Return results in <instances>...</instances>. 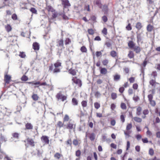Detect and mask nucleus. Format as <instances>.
<instances>
[{
	"label": "nucleus",
	"mask_w": 160,
	"mask_h": 160,
	"mask_svg": "<svg viewBox=\"0 0 160 160\" xmlns=\"http://www.w3.org/2000/svg\"><path fill=\"white\" fill-rule=\"evenodd\" d=\"M46 9L49 12H53L55 11L52 7L49 5L47 6L46 7Z\"/></svg>",
	"instance_id": "nucleus-25"
},
{
	"label": "nucleus",
	"mask_w": 160,
	"mask_h": 160,
	"mask_svg": "<svg viewBox=\"0 0 160 160\" xmlns=\"http://www.w3.org/2000/svg\"><path fill=\"white\" fill-rule=\"evenodd\" d=\"M88 137L91 141H93L95 140V136L93 133H89Z\"/></svg>",
	"instance_id": "nucleus-13"
},
{
	"label": "nucleus",
	"mask_w": 160,
	"mask_h": 160,
	"mask_svg": "<svg viewBox=\"0 0 160 160\" xmlns=\"http://www.w3.org/2000/svg\"><path fill=\"white\" fill-rule=\"evenodd\" d=\"M32 46L34 50H38L39 49V45L37 42L33 43L32 45Z\"/></svg>",
	"instance_id": "nucleus-11"
},
{
	"label": "nucleus",
	"mask_w": 160,
	"mask_h": 160,
	"mask_svg": "<svg viewBox=\"0 0 160 160\" xmlns=\"http://www.w3.org/2000/svg\"><path fill=\"white\" fill-rule=\"evenodd\" d=\"M149 83L152 86H154L156 84V82H155V81L153 80H151L150 81Z\"/></svg>",
	"instance_id": "nucleus-59"
},
{
	"label": "nucleus",
	"mask_w": 160,
	"mask_h": 160,
	"mask_svg": "<svg viewBox=\"0 0 160 160\" xmlns=\"http://www.w3.org/2000/svg\"><path fill=\"white\" fill-rule=\"evenodd\" d=\"M70 119V118L69 116L67 114H65L63 118V122H68L69 121Z\"/></svg>",
	"instance_id": "nucleus-27"
},
{
	"label": "nucleus",
	"mask_w": 160,
	"mask_h": 160,
	"mask_svg": "<svg viewBox=\"0 0 160 160\" xmlns=\"http://www.w3.org/2000/svg\"><path fill=\"white\" fill-rule=\"evenodd\" d=\"M81 152L80 150H78L76 151L75 153V155L76 156L78 157H79L81 155Z\"/></svg>",
	"instance_id": "nucleus-45"
},
{
	"label": "nucleus",
	"mask_w": 160,
	"mask_h": 160,
	"mask_svg": "<svg viewBox=\"0 0 160 160\" xmlns=\"http://www.w3.org/2000/svg\"><path fill=\"white\" fill-rule=\"evenodd\" d=\"M32 98L34 101H37L38 99L39 98L38 95L36 94H33L32 96Z\"/></svg>",
	"instance_id": "nucleus-28"
},
{
	"label": "nucleus",
	"mask_w": 160,
	"mask_h": 160,
	"mask_svg": "<svg viewBox=\"0 0 160 160\" xmlns=\"http://www.w3.org/2000/svg\"><path fill=\"white\" fill-rule=\"evenodd\" d=\"M116 123V122L115 119H112L111 120L110 124L112 126H114L115 125Z\"/></svg>",
	"instance_id": "nucleus-50"
},
{
	"label": "nucleus",
	"mask_w": 160,
	"mask_h": 160,
	"mask_svg": "<svg viewBox=\"0 0 160 160\" xmlns=\"http://www.w3.org/2000/svg\"><path fill=\"white\" fill-rule=\"evenodd\" d=\"M61 66V63L59 61H58L54 64V68L53 69V66L52 65L50 67L49 69L50 70H53V73H58L60 71Z\"/></svg>",
	"instance_id": "nucleus-1"
},
{
	"label": "nucleus",
	"mask_w": 160,
	"mask_h": 160,
	"mask_svg": "<svg viewBox=\"0 0 160 160\" xmlns=\"http://www.w3.org/2000/svg\"><path fill=\"white\" fill-rule=\"evenodd\" d=\"M126 28L127 30L128 31H130L132 30V28L131 26V24L130 23H129L128 26H126Z\"/></svg>",
	"instance_id": "nucleus-63"
},
{
	"label": "nucleus",
	"mask_w": 160,
	"mask_h": 160,
	"mask_svg": "<svg viewBox=\"0 0 160 160\" xmlns=\"http://www.w3.org/2000/svg\"><path fill=\"white\" fill-rule=\"evenodd\" d=\"M110 54L112 57H114L116 56L117 53L115 51H112L111 52Z\"/></svg>",
	"instance_id": "nucleus-48"
},
{
	"label": "nucleus",
	"mask_w": 160,
	"mask_h": 160,
	"mask_svg": "<svg viewBox=\"0 0 160 160\" xmlns=\"http://www.w3.org/2000/svg\"><path fill=\"white\" fill-rule=\"evenodd\" d=\"M27 141L28 143L30 145L31 147H34L35 146L34 142L32 139L28 138L27 139Z\"/></svg>",
	"instance_id": "nucleus-7"
},
{
	"label": "nucleus",
	"mask_w": 160,
	"mask_h": 160,
	"mask_svg": "<svg viewBox=\"0 0 160 160\" xmlns=\"http://www.w3.org/2000/svg\"><path fill=\"white\" fill-rule=\"evenodd\" d=\"M80 140H78L77 139H74L73 140L72 142L74 145L76 146L80 144Z\"/></svg>",
	"instance_id": "nucleus-18"
},
{
	"label": "nucleus",
	"mask_w": 160,
	"mask_h": 160,
	"mask_svg": "<svg viewBox=\"0 0 160 160\" xmlns=\"http://www.w3.org/2000/svg\"><path fill=\"white\" fill-rule=\"evenodd\" d=\"M93 157H94L95 160H98V157L97 153L96 152H93Z\"/></svg>",
	"instance_id": "nucleus-58"
},
{
	"label": "nucleus",
	"mask_w": 160,
	"mask_h": 160,
	"mask_svg": "<svg viewBox=\"0 0 160 160\" xmlns=\"http://www.w3.org/2000/svg\"><path fill=\"white\" fill-rule=\"evenodd\" d=\"M5 28L7 31L8 32H10L12 29L11 26L8 24L5 26Z\"/></svg>",
	"instance_id": "nucleus-32"
},
{
	"label": "nucleus",
	"mask_w": 160,
	"mask_h": 160,
	"mask_svg": "<svg viewBox=\"0 0 160 160\" xmlns=\"http://www.w3.org/2000/svg\"><path fill=\"white\" fill-rule=\"evenodd\" d=\"M28 83L30 84L32 83V84L35 85V87H38V86H37V85H39L40 86H45L47 85V84L46 82L40 83L39 82H29Z\"/></svg>",
	"instance_id": "nucleus-6"
},
{
	"label": "nucleus",
	"mask_w": 160,
	"mask_h": 160,
	"mask_svg": "<svg viewBox=\"0 0 160 160\" xmlns=\"http://www.w3.org/2000/svg\"><path fill=\"white\" fill-rule=\"evenodd\" d=\"M76 124L73 121H69L67 124H65L64 125L66 128L69 130L74 129L76 128Z\"/></svg>",
	"instance_id": "nucleus-2"
},
{
	"label": "nucleus",
	"mask_w": 160,
	"mask_h": 160,
	"mask_svg": "<svg viewBox=\"0 0 160 160\" xmlns=\"http://www.w3.org/2000/svg\"><path fill=\"white\" fill-rule=\"evenodd\" d=\"M153 28V26L150 24H148L147 27V30L149 32H151Z\"/></svg>",
	"instance_id": "nucleus-24"
},
{
	"label": "nucleus",
	"mask_w": 160,
	"mask_h": 160,
	"mask_svg": "<svg viewBox=\"0 0 160 160\" xmlns=\"http://www.w3.org/2000/svg\"><path fill=\"white\" fill-rule=\"evenodd\" d=\"M132 131L130 130H126V131H124V134L128 136V137H130V134L131 133Z\"/></svg>",
	"instance_id": "nucleus-36"
},
{
	"label": "nucleus",
	"mask_w": 160,
	"mask_h": 160,
	"mask_svg": "<svg viewBox=\"0 0 160 160\" xmlns=\"http://www.w3.org/2000/svg\"><path fill=\"white\" fill-rule=\"evenodd\" d=\"M134 121L140 123L142 122V119L140 118L137 117H135L132 118Z\"/></svg>",
	"instance_id": "nucleus-15"
},
{
	"label": "nucleus",
	"mask_w": 160,
	"mask_h": 160,
	"mask_svg": "<svg viewBox=\"0 0 160 160\" xmlns=\"http://www.w3.org/2000/svg\"><path fill=\"white\" fill-rule=\"evenodd\" d=\"M57 46L59 47H60L61 48V49L64 48L63 47V41L62 39H61L58 41Z\"/></svg>",
	"instance_id": "nucleus-12"
},
{
	"label": "nucleus",
	"mask_w": 160,
	"mask_h": 160,
	"mask_svg": "<svg viewBox=\"0 0 160 160\" xmlns=\"http://www.w3.org/2000/svg\"><path fill=\"white\" fill-rule=\"evenodd\" d=\"M57 126L60 128L64 125V122H62L61 121H59L57 123Z\"/></svg>",
	"instance_id": "nucleus-33"
},
{
	"label": "nucleus",
	"mask_w": 160,
	"mask_h": 160,
	"mask_svg": "<svg viewBox=\"0 0 160 160\" xmlns=\"http://www.w3.org/2000/svg\"><path fill=\"white\" fill-rule=\"evenodd\" d=\"M120 78V75L118 74H116L114 76V80L115 81H118Z\"/></svg>",
	"instance_id": "nucleus-35"
},
{
	"label": "nucleus",
	"mask_w": 160,
	"mask_h": 160,
	"mask_svg": "<svg viewBox=\"0 0 160 160\" xmlns=\"http://www.w3.org/2000/svg\"><path fill=\"white\" fill-rule=\"evenodd\" d=\"M102 11L104 12V14H107L108 13V9L107 6L104 5L102 7Z\"/></svg>",
	"instance_id": "nucleus-22"
},
{
	"label": "nucleus",
	"mask_w": 160,
	"mask_h": 160,
	"mask_svg": "<svg viewBox=\"0 0 160 160\" xmlns=\"http://www.w3.org/2000/svg\"><path fill=\"white\" fill-rule=\"evenodd\" d=\"M128 45L130 48H133L135 46L134 42L132 41H130L128 43Z\"/></svg>",
	"instance_id": "nucleus-38"
},
{
	"label": "nucleus",
	"mask_w": 160,
	"mask_h": 160,
	"mask_svg": "<svg viewBox=\"0 0 160 160\" xmlns=\"http://www.w3.org/2000/svg\"><path fill=\"white\" fill-rule=\"evenodd\" d=\"M71 139H68L66 142V143L67 146H72V142Z\"/></svg>",
	"instance_id": "nucleus-39"
},
{
	"label": "nucleus",
	"mask_w": 160,
	"mask_h": 160,
	"mask_svg": "<svg viewBox=\"0 0 160 160\" xmlns=\"http://www.w3.org/2000/svg\"><path fill=\"white\" fill-rule=\"evenodd\" d=\"M133 48L134 50L136 53H138L141 51L140 48L138 46H135Z\"/></svg>",
	"instance_id": "nucleus-16"
},
{
	"label": "nucleus",
	"mask_w": 160,
	"mask_h": 160,
	"mask_svg": "<svg viewBox=\"0 0 160 160\" xmlns=\"http://www.w3.org/2000/svg\"><path fill=\"white\" fill-rule=\"evenodd\" d=\"M28 78L27 76L25 75H23L21 78L22 81H26L28 80Z\"/></svg>",
	"instance_id": "nucleus-55"
},
{
	"label": "nucleus",
	"mask_w": 160,
	"mask_h": 160,
	"mask_svg": "<svg viewBox=\"0 0 160 160\" xmlns=\"http://www.w3.org/2000/svg\"><path fill=\"white\" fill-rule=\"evenodd\" d=\"M142 110V108L140 107H138L136 108V114L138 116H140L141 114V112Z\"/></svg>",
	"instance_id": "nucleus-14"
},
{
	"label": "nucleus",
	"mask_w": 160,
	"mask_h": 160,
	"mask_svg": "<svg viewBox=\"0 0 160 160\" xmlns=\"http://www.w3.org/2000/svg\"><path fill=\"white\" fill-rule=\"evenodd\" d=\"M88 33L91 35H93L94 33V31L92 29H88Z\"/></svg>",
	"instance_id": "nucleus-56"
},
{
	"label": "nucleus",
	"mask_w": 160,
	"mask_h": 160,
	"mask_svg": "<svg viewBox=\"0 0 160 160\" xmlns=\"http://www.w3.org/2000/svg\"><path fill=\"white\" fill-rule=\"evenodd\" d=\"M19 56L21 58H24L26 56V55L24 52H20V53Z\"/></svg>",
	"instance_id": "nucleus-60"
},
{
	"label": "nucleus",
	"mask_w": 160,
	"mask_h": 160,
	"mask_svg": "<svg viewBox=\"0 0 160 160\" xmlns=\"http://www.w3.org/2000/svg\"><path fill=\"white\" fill-rule=\"evenodd\" d=\"M81 50L82 52H86L87 49L85 47L83 46L81 48Z\"/></svg>",
	"instance_id": "nucleus-57"
},
{
	"label": "nucleus",
	"mask_w": 160,
	"mask_h": 160,
	"mask_svg": "<svg viewBox=\"0 0 160 160\" xmlns=\"http://www.w3.org/2000/svg\"><path fill=\"white\" fill-rule=\"evenodd\" d=\"M41 140L42 141H43L46 144H48L49 143V139L48 136H42L41 137Z\"/></svg>",
	"instance_id": "nucleus-8"
},
{
	"label": "nucleus",
	"mask_w": 160,
	"mask_h": 160,
	"mask_svg": "<svg viewBox=\"0 0 160 160\" xmlns=\"http://www.w3.org/2000/svg\"><path fill=\"white\" fill-rule=\"evenodd\" d=\"M81 104L83 108L86 107L87 106V101L83 100L81 102Z\"/></svg>",
	"instance_id": "nucleus-30"
},
{
	"label": "nucleus",
	"mask_w": 160,
	"mask_h": 160,
	"mask_svg": "<svg viewBox=\"0 0 160 160\" xmlns=\"http://www.w3.org/2000/svg\"><path fill=\"white\" fill-rule=\"evenodd\" d=\"M108 63V61L107 59L104 60L102 61L103 64L104 66H106Z\"/></svg>",
	"instance_id": "nucleus-52"
},
{
	"label": "nucleus",
	"mask_w": 160,
	"mask_h": 160,
	"mask_svg": "<svg viewBox=\"0 0 160 160\" xmlns=\"http://www.w3.org/2000/svg\"><path fill=\"white\" fill-rule=\"evenodd\" d=\"M72 102L74 105H77L78 104L77 100L75 98H73L72 99Z\"/></svg>",
	"instance_id": "nucleus-31"
},
{
	"label": "nucleus",
	"mask_w": 160,
	"mask_h": 160,
	"mask_svg": "<svg viewBox=\"0 0 160 160\" xmlns=\"http://www.w3.org/2000/svg\"><path fill=\"white\" fill-rule=\"evenodd\" d=\"M100 73L102 74H106L107 72V69L105 68H101L100 71Z\"/></svg>",
	"instance_id": "nucleus-26"
},
{
	"label": "nucleus",
	"mask_w": 160,
	"mask_h": 160,
	"mask_svg": "<svg viewBox=\"0 0 160 160\" xmlns=\"http://www.w3.org/2000/svg\"><path fill=\"white\" fill-rule=\"evenodd\" d=\"M33 128V125L30 123L27 122L25 124V130H32Z\"/></svg>",
	"instance_id": "nucleus-9"
},
{
	"label": "nucleus",
	"mask_w": 160,
	"mask_h": 160,
	"mask_svg": "<svg viewBox=\"0 0 160 160\" xmlns=\"http://www.w3.org/2000/svg\"><path fill=\"white\" fill-rule=\"evenodd\" d=\"M121 107L122 109H126L127 108V106L126 104L123 102L121 103Z\"/></svg>",
	"instance_id": "nucleus-42"
},
{
	"label": "nucleus",
	"mask_w": 160,
	"mask_h": 160,
	"mask_svg": "<svg viewBox=\"0 0 160 160\" xmlns=\"http://www.w3.org/2000/svg\"><path fill=\"white\" fill-rule=\"evenodd\" d=\"M94 106L96 109H98L100 107V104L98 102H94Z\"/></svg>",
	"instance_id": "nucleus-29"
},
{
	"label": "nucleus",
	"mask_w": 160,
	"mask_h": 160,
	"mask_svg": "<svg viewBox=\"0 0 160 160\" xmlns=\"http://www.w3.org/2000/svg\"><path fill=\"white\" fill-rule=\"evenodd\" d=\"M72 80L76 84L77 86L78 87H81V86L82 84L81 80L77 79L76 78H73Z\"/></svg>",
	"instance_id": "nucleus-3"
},
{
	"label": "nucleus",
	"mask_w": 160,
	"mask_h": 160,
	"mask_svg": "<svg viewBox=\"0 0 160 160\" xmlns=\"http://www.w3.org/2000/svg\"><path fill=\"white\" fill-rule=\"evenodd\" d=\"M101 95V94L98 92H96L95 93V97L97 98H100Z\"/></svg>",
	"instance_id": "nucleus-54"
},
{
	"label": "nucleus",
	"mask_w": 160,
	"mask_h": 160,
	"mask_svg": "<svg viewBox=\"0 0 160 160\" xmlns=\"http://www.w3.org/2000/svg\"><path fill=\"white\" fill-rule=\"evenodd\" d=\"M132 128V125L131 123H128L126 127V130H130Z\"/></svg>",
	"instance_id": "nucleus-34"
},
{
	"label": "nucleus",
	"mask_w": 160,
	"mask_h": 160,
	"mask_svg": "<svg viewBox=\"0 0 160 160\" xmlns=\"http://www.w3.org/2000/svg\"><path fill=\"white\" fill-rule=\"evenodd\" d=\"M96 18L95 16H92L91 17L90 19L94 22H96Z\"/></svg>",
	"instance_id": "nucleus-64"
},
{
	"label": "nucleus",
	"mask_w": 160,
	"mask_h": 160,
	"mask_svg": "<svg viewBox=\"0 0 160 160\" xmlns=\"http://www.w3.org/2000/svg\"><path fill=\"white\" fill-rule=\"evenodd\" d=\"M12 138H14L18 139L19 137V134L18 132H14L12 134Z\"/></svg>",
	"instance_id": "nucleus-17"
},
{
	"label": "nucleus",
	"mask_w": 160,
	"mask_h": 160,
	"mask_svg": "<svg viewBox=\"0 0 160 160\" xmlns=\"http://www.w3.org/2000/svg\"><path fill=\"white\" fill-rule=\"evenodd\" d=\"M52 12V16L53 18H55L57 17L58 14L57 12H55V11Z\"/></svg>",
	"instance_id": "nucleus-46"
},
{
	"label": "nucleus",
	"mask_w": 160,
	"mask_h": 160,
	"mask_svg": "<svg viewBox=\"0 0 160 160\" xmlns=\"http://www.w3.org/2000/svg\"><path fill=\"white\" fill-rule=\"evenodd\" d=\"M56 98L58 99H61L62 101H64L67 99V97L66 96L62 95V94L60 92L57 94Z\"/></svg>",
	"instance_id": "nucleus-4"
},
{
	"label": "nucleus",
	"mask_w": 160,
	"mask_h": 160,
	"mask_svg": "<svg viewBox=\"0 0 160 160\" xmlns=\"http://www.w3.org/2000/svg\"><path fill=\"white\" fill-rule=\"evenodd\" d=\"M102 32L105 35H106L107 34V30L106 28H104L102 31Z\"/></svg>",
	"instance_id": "nucleus-62"
},
{
	"label": "nucleus",
	"mask_w": 160,
	"mask_h": 160,
	"mask_svg": "<svg viewBox=\"0 0 160 160\" xmlns=\"http://www.w3.org/2000/svg\"><path fill=\"white\" fill-rule=\"evenodd\" d=\"M149 101L150 102V104L152 106H155V105H156V102L154 101L153 100H151Z\"/></svg>",
	"instance_id": "nucleus-61"
},
{
	"label": "nucleus",
	"mask_w": 160,
	"mask_h": 160,
	"mask_svg": "<svg viewBox=\"0 0 160 160\" xmlns=\"http://www.w3.org/2000/svg\"><path fill=\"white\" fill-rule=\"evenodd\" d=\"M95 3L100 8H102L101 4L99 0H97L95 1Z\"/></svg>",
	"instance_id": "nucleus-41"
},
{
	"label": "nucleus",
	"mask_w": 160,
	"mask_h": 160,
	"mask_svg": "<svg viewBox=\"0 0 160 160\" xmlns=\"http://www.w3.org/2000/svg\"><path fill=\"white\" fill-rule=\"evenodd\" d=\"M111 97L112 99L113 100L117 98V95L115 93H112L111 94Z\"/></svg>",
	"instance_id": "nucleus-40"
},
{
	"label": "nucleus",
	"mask_w": 160,
	"mask_h": 160,
	"mask_svg": "<svg viewBox=\"0 0 160 160\" xmlns=\"http://www.w3.org/2000/svg\"><path fill=\"white\" fill-rule=\"evenodd\" d=\"M147 3L149 7L152 6L154 4V0H147Z\"/></svg>",
	"instance_id": "nucleus-23"
},
{
	"label": "nucleus",
	"mask_w": 160,
	"mask_h": 160,
	"mask_svg": "<svg viewBox=\"0 0 160 160\" xmlns=\"http://www.w3.org/2000/svg\"><path fill=\"white\" fill-rule=\"evenodd\" d=\"M137 42L138 43L141 42L142 40V34L141 33H138L137 34Z\"/></svg>",
	"instance_id": "nucleus-20"
},
{
	"label": "nucleus",
	"mask_w": 160,
	"mask_h": 160,
	"mask_svg": "<svg viewBox=\"0 0 160 160\" xmlns=\"http://www.w3.org/2000/svg\"><path fill=\"white\" fill-rule=\"evenodd\" d=\"M69 72L70 74L73 75H74L76 74V72L74 70H70Z\"/></svg>",
	"instance_id": "nucleus-51"
},
{
	"label": "nucleus",
	"mask_w": 160,
	"mask_h": 160,
	"mask_svg": "<svg viewBox=\"0 0 160 160\" xmlns=\"http://www.w3.org/2000/svg\"><path fill=\"white\" fill-rule=\"evenodd\" d=\"M125 117L123 115H121L120 116V119L122 123H123L125 121Z\"/></svg>",
	"instance_id": "nucleus-49"
},
{
	"label": "nucleus",
	"mask_w": 160,
	"mask_h": 160,
	"mask_svg": "<svg viewBox=\"0 0 160 160\" xmlns=\"http://www.w3.org/2000/svg\"><path fill=\"white\" fill-rule=\"evenodd\" d=\"M142 27V24L141 23L138 22L136 23V28L138 30H140Z\"/></svg>",
	"instance_id": "nucleus-37"
},
{
	"label": "nucleus",
	"mask_w": 160,
	"mask_h": 160,
	"mask_svg": "<svg viewBox=\"0 0 160 160\" xmlns=\"http://www.w3.org/2000/svg\"><path fill=\"white\" fill-rule=\"evenodd\" d=\"M11 77L8 75H5L4 76V81L5 83L8 84L10 81Z\"/></svg>",
	"instance_id": "nucleus-10"
},
{
	"label": "nucleus",
	"mask_w": 160,
	"mask_h": 160,
	"mask_svg": "<svg viewBox=\"0 0 160 160\" xmlns=\"http://www.w3.org/2000/svg\"><path fill=\"white\" fill-rule=\"evenodd\" d=\"M128 56L130 58H132L134 56V53L133 52L130 51L129 52V53L128 54Z\"/></svg>",
	"instance_id": "nucleus-44"
},
{
	"label": "nucleus",
	"mask_w": 160,
	"mask_h": 160,
	"mask_svg": "<svg viewBox=\"0 0 160 160\" xmlns=\"http://www.w3.org/2000/svg\"><path fill=\"white\" fill-rule=\"evenodd\" d=\"M62 3L64 8L71 6L68 0H62Z\"/></svg>",
	"instance_id": "nucleus-5"
},
{
	"label": "nucleus",
	"mask_w": 160,
	"mask_h": 160,
	"mask_svg": "<svg viewBox=\"0 0 160 160\" xmlns=\"http://www.w3.org/2000/svg\"><path fill=\"white\" fill-rule=\"evenodd\" d=\"M116 108V105L114 103H112L110 106V108L112 111H114Z\"/></svg>",
	"instance_id": "nucleus-47"
},
{
	"label": "nucleus",
	"mask_w": 160,
	"mask_h": 160,
	"mask_svg": "<svg viewBox=\"0 0 160 160\" xmlns=\"http://www.w3.org/2000/svg\"><path fill=\"white\" fill-rule=\"evenodd\" d=\"M149 112V111L147 109L143 110V111L142 113L144 115V116H142V118L144 119L145 118H146V115L148 114Z\"/></svg>",
	"instance_id": "nucleus-21"
},
{
	"label": "nucleus",
	"mask_w": 160,
	"mask_h": 160,
	"mask_svg": "<svg viewBox=\"0 0 160 160\" xmlns=\"http://www.w3.org/2000/svg\"><path fill=\"white\" fill-rule=\"evenodd\" d=\"M149 154L151 156H153L154 154V151L152 148L149 149Z\"/></svg>",
	"instance_id": "nucleus-43"
},
{
	"label": "nucleus",
	"mask_w": 160,
	"mask_h": 160,
	"mask_svg": "<svg viewBox=\"0 0 160 160\" xmlns=\"http://www.w3.org/2000/svg\"><path fill=\"white\" fill-rule=\"evenodd\" d=\"M71 42V40H70L68 38H66L65 41V45H67L68 44H69Z\"/></svg>",
	"instance_id": "nucleus-53"
},
{
	"label": "nucleus",
	"mask_w": 160,
	"mask_h": 160,
	"mask_svg": "<svg viewBox=\"0 0 160 160\" xmlns=\"http://www.w3.org/2000/svg\"><path fill=\"white\" fill-rule=\"evenodd\" d=\"M62 157V155L58 152H56L54 155V157L58 159H59Z\"/></svg>",
	"instance_id": "nucleus-19"
}]
</instances>
